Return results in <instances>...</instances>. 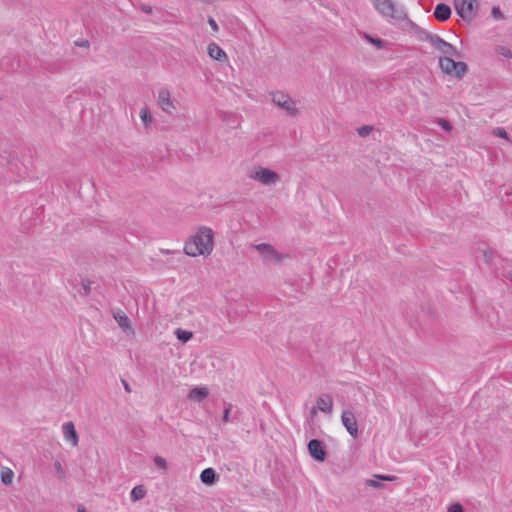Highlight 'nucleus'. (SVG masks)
Here are the masks:
<instances>
[{
  "instance_id": "obj_3",
  "label": "nucleus",
  "mask_w": 512,
  "mask_h": 512,
  "mask_svg": "<svg viewBox=\"0 0 512 512\" xmlns=\"http://www.w3.org/2000/svg\"><path fill=\"white\" fill-rule=\"evenodd\" d=\"M375 10L383 17L402 21L406 19L404 9L397 6L393 0H371Z\"/></svg>"
},
{
  "instance_id": "obj_4",
  "label": "nucleus",
  "mask_w": 512,
  "mask_h": 512,
  "mask_svg": "<svg viewBox=\"0 0 512 512\" xmlns=\"http://www.w3.org/2000/svg\"><path fill=\"white\" fill-rule=\"evenodd\" d=\"M255 250L259 253L262 261L267 264H281L289 258L287 254L277 251L273 246L268 243H260L254 245Z\"/></svg>"
},
{
  "instance_id": "obj_22",
  "label": "nucleus",
  "mask_w": 512,
  "mask_h": 512,
  "mask_svg": "<svg viewBox=\"0 0 512 512\" xmlns=\"http://www.w3.org/2000/svg\"><path fill=\"white\" fill-rule=\"evenodd\" d=\"M175 335H176L177 339L183 343L188 342L193 337V333L191 331L183 330L181 328H178L175 330Z\"/></svg>"
},
{
  "instance_id": "obj_29",
  "label": "nucleus",
  "mask_w": 512,
  "mask_h": 512,
  "mask_svg": "<svg viewBox=\"0 0 512 512\" xmlns=\"http://www.w3.org/2000/svg\"><path fill=\"white\" fill-rule=\"evenodd\" d=\"M366 485L370 486V487H373V488H381L382 487L381 483L378 480H376V479H368V480H366Z\"/></svg>"
},
{
  "instance_id": "obj_16",
  "label": "nucleus",
  "mask_w": 512,
  "mask_h": 512,
  "mask_svg": "<svg viewBox=\"0 0 512 512\" xmlns=\"http://www.w3.org/2000/svg\"><path fill=\"white\" fill-rule=\"evenodd\" d=\"M434 16L439 21H446L451 16V9L448 5L440 3L435 7Z\"/></svg>"
},
{
  "instance_id": "obj_6",
  "label": "nucleus",
  "mask_w": 512,
  "mask_h": 512,
  "mask_svg": "<svg viewBox=\"0 0 512 512\" xmlns=\"http://www.w3.org/2000/svg\"><path fill=\"white\" fill-rule=\"evenodd\" d=\"M271 100L287 116L296 117L298 115L297 103L289 95L277 91L271 94Z\"/></svg>"
},
{
  "instance_id": "obj_37",
  "label": "nucleus",
  "mask_w": 512,
  "mask_h": 512,
  "mask_svg": "<svg viewBox=\"0 0 512 512\" xmlns=\"http://www.w3.org/2000/svg\"><path fill=\"white\" fill-rule=\"evenodd\" d=\"M77 512H87V510L83 505H79L77 508Z\"/></svg>"
},
{
  "instance_id": "obj_18",
  "label": "nucleus",
  "mask_w": 512,
  "mask_h": 512,
  "mask_svg": "<svg viewBox=\"0 0 512 512\" xmlns=\"http://www.w3.org/2000/svg\"><path fill=\"white\" fill-rule=\"evenodd\" d=\"M495 53L506 60H512V50L509 46L504 44H497L494 46Z\"/></svg>"
},
{
  "instance_id": "obj_8",
  "label": "nucleus",
  "mask_w": 512,
  "mask_h": 512,
  "mask_svg": "<svg viewBox=\"0 0 512 512\" xmlns=\"http://www.w3.org/2000/svg\"><path fill=\"white\" fill-rule=\"evenodd\" d=\"M477 0H455L457 14L464 20H472L477 12Z\"/></svg>"
},
{
  "instance_id": "obj_30",
  "label": "nucleus",
  "mask_w": 512,
  "mask_h": 512,
  "mask_svg": "<svg viewBox=\"0 0 512 512\" xmlns=\"http://www.w3.org/2000/svg\"><path fill=\"white\" fill-rule=\"evenodd\" d=\"M447 512H464L463 511V508L460 504L458 503H455V504H452L448 507V510Z\"/></svg>"
},
{
  "instance_id": "obj_12",
  "label": "nucleus",
  "mask_w": 512,
  "mask_h": 512,
  "mask_svg": "<svg viewBox=\"0 0 512 512\" xmlns=\"http://www.w3.org/2000/svg\"><path fill=\"white\" fill-rule=\"evenodd\" d=\"M333 405H334V402H333V397L331 394L324 393V394H321L316 399L317 409L324 414H327V415L332 414Z\"/></svg>"
},
{
  "instance_id": "obj_7",
  "label": "nucleus",
  "mask_w": 512,
  "mask_h": 512,
  "mask_svg": "<svg viewBox=\"0 0 512 512\" xmlns=\"http://www.w3.org/2000/svg\"><path fill=\"white\" fill-rule=\"evenodd\" d=\"M426 41L437 51H439L443 57L458 56L457 49L450 43L443 40L441 37L435 34L427 35Z\"/></svg>"
},
{
  "instance_id": "obj_27",
  "label": "nucleus",
  "mask_w": 512,
  "mask_h": 512,
  "mask_svg": "<svg viewBox=\"0 0 512 512\" xmlns=\"http://www.w3.org/2000/svg\"><path fill=\"white\" fill-rule=\"evenodd\" d=\"M491 15L492 17L495 19V20H503L504 19V15L501 11V9L497 6L493 7L492 10H491Z\"/></svg>"
},
{
  "instance_id": "obj_39",
  "label": "nucleus",
  "mask_w": 512,
  "mask_h": 512,
  "mask_svg": "<svg viewBox=\"0 0 512 512\" xmlns=\"http://www.w3.org/2000/svg\"><path fill=\"white\" fill-rule=\"evenodd\" d=\"M124 387H125V390H126L127 392H130V387H129V385H128L127 383L124 385Z\"/></svg>"
},
{
  "instance_id": "obj_1",
  "label": "nucleus",
  "mask_w": 512,
  "mask_h": 512,
  "mask_svg": "<svg viewBox=\"0 0 512 512\" xmlns=\"http://www.w3.org/2000/svg\"><path fill=\"white\" fill-rule=\"evenodd\" d=\"M214 250V231L200 226L184 244V252L190 257L209 256Z\"/></svg>"
},
{
  "instance_id": "obj_11",
  "label": "nucleus",
  "mask_w": 512,
  "mask_h": 512,
  "mask_svg": "<svg viewBox=\"0 0 512 512\" xmlns=\"http://www.w3.org/2000/svg\"><path fill=\"white\" fill-rule=\"evenodd\" d=\"M307 448H308V451H309V454L311 455V457H313L316 461H318V462L325 461V459L327 457V453H326L323 443L320 440H318V439L310 440L307 445Z\"/></svg>"
},
{
  "instance_id": "obj_36",
  "label": "nucleus",
  "mask_w": 512,
  "mask_h": 512,
  "mask_svg": "<svg viewBox=\"0 0 512 512\" xmlns=\"http://www.w3.org/2000/svg\"><path fill=\"white\" fill-rule=\"evenodd\" d=\"M484 258L487 262H489L492 258V252L491 251H484Z\"/></svg>"
},
{
  "instance_id": "obj_24",
  "label": "nucleus",
  "mask_w": 512,
  "mask_h": 512,
  "mask_svg": "<svg viewBox=\"0 0 512 512\" xmlns=\"http://www.w3.org/2000/svg\"><path fill=\"white\" fill-rule=\"evenodd\" d=\"M365 38L369 43L375 45L378 49L384 48V42L381 39L374 38L370 35H365Z\"/></svg>"
},
{
  "instance_id": "obj_2",
  "label": "nucleus",
  "mask_w": 512,
  "mask_h": 512,
  "mask_svg": "<svg viewBox=\"0 0 512 512\" xmlns=\"http://www.w3.org/2000/svg\"><path fill=\"white\" fill-rule=\"evenodd\" d=\"M247 177L264 186H274L281 180L280 175L276 171L261 165L250 167L247 171Z\"/></svg>"
},
{
  "instance_id": "obj_32",
  "label": "nucleus",
  "mask_w": 512,
  "mask_h": 512,
  "mask_svg": "<svg viewBox=\"0 0 512 512\" xmlns=\"http://www.w3.org/2000/svg\"><path fill=\"white\" fill-rule=\"evenodd\" d=\"M438 123L446 131H451L452 126H451V124L448 121H446L444 119H439Z\"/></svg>"
},
{
  "instance_id": "obj_28",
  "label": "nucleus",
  "mask_w": 512,
  "mask_h": 512,
  "mask_svg": "<svg viewBox=\"0 0 512 512\" xmlns=\"http://www.w3.org/2000/svg\"><path fill=\"white\" fill-rule=\"evenodd\" d=\"M492 134L496 137H500V138H503L505 140H509V137H508V134L507 132L505 131V129L503 128H495L493 131H492Z\"/></svg>"
},
{
  "instance_id": "obj_26",
  "label": "nucleus",
  "mask_w": 512,
  "mask_h": 512,
  "mask_svg": "<svg viewBox=\"0 0 512 512\" xmlns=\"http://www.w3.org/2000/svg\"><path fill=\"white\" fill-rule=\"evenodd\" d=\"M372 130H373L372 126L364 125L357 129V133L361 137H366L371 133Z\"/></svg>"
},
{
  "instance_id": "obj_9",
  "label": "nucleus",
  "mask_w": 512,
  "mask_h": 512,
  "mask_svg": "<svg viewBox=\"0 0 512 512\" xmlns=\"http://www.w3.org/2000/svg\"><path fill=\"white\" fill-rule=\"evenodd\" d=\"M157 103L160 109L167 115H173L176 112V105L172 99L171 93L167 88H161L158 91Z\"/></svg>"
},
{
  "instance_id": "obj_13",
  "label": "nucleus",
  "mask_w": 512,
  "mask_h": 512,
  "mask_svg": "<svg viewBox=\"0 0 512 512\" xmlns=\"http://www.w3.org/2000/svg\"><path fill=\"white\" fill-rule=\"evenodd\" d=\"M208 56L218 62L225 63L228 61L226 52L216 43L211 42L207 46Z\"/></svg>"
},
{
  "instance_id": "obj_19",
  "label": "nucleus",
  "mask_w": 512,
  "mask_h": 512,
  "mask_svg": "<svg viewBox=\"0 0 512 512\" xmlns=\"http://www.w3.org/2000/svg\"><path fill=\"white\" fill-rule=\"evenodd\" d=\"M200 479L204 484L212 485L216 479V473L212 468L204 469L200 474Z\"/></svg>"
},
{
  "instance_id": "obj_21",
  "label": "nucleus",
  "mask_w": 512,
  "mask_h": 512,
  "mask_svg": "<svg viewBox=\"0 0 512 512\" xmlns=\"http://www.w3.org/2000/svg\"><path fill=\"white\" fill-rule=\"evenodd\" d=\"M139 116H140V119H141L143 125L146 128L151 126V124L153 122V117L147 107H143L140 109Z\"/></svg>"
},
{
  "instance_id": "obj_23",
  "label": "nucleus",
  "mask_w": 512,
  "mask_h": 512,
  "mask_svg": "<svg viewBox=\"0 0 512 512\" xmlns=\"http://www.w3.org/2000/svg\"><path fill=\"white\" fill-rule=\"evenodd\" d=\"M146 494V490L143 486L139 485V486H135L132 491H131V499L133 501H138L140 499H142Z\"/></svg>"
},
{
  "instance_id": "obj_34",
  "label": "nucleus",
  "mask_w": 512,
  "mask_h": 512,
  "mask_svg": "<svg viewBox=\"0 0 512 512\" xmlns=\"http://www.w3.org/2000/svg\"><path fill=\"white\" fill-rule=\"evenodd\" d=\"M229 419H230V408L228 407V408H226V409L224 410L222 420H223V422H224V423H228V422H229Z\"/></svg>"
},
{
  "instance_id": "obj_17",
  "label": "nucleus",
  "mask_w": 512,
  "mask_h": 512,
  "mask_svg": "<svg viewBox=\"0 0 512 512\" xmlns=\"http://www.w3.org/2000/svg\"><path fill=\"white\" fill-rule=\"evenodd\" d=\"M209 395V390L206 387H196L193 388L189 394L188 398L193 401L201 402Z\"/></svg>"
},
{
  "instance_id": "obj_10",
  "label": "nucleus",
  "mask_w": 512,
  "mask_h": 512,
  "mask_svg": "<svg viewBox=\"0 0 512 512\" xmlns=\"http://www.w3.org/2000/svg\"><path fill=\"white\" fill-rule=\"evenodd\" d=\"M341 422L351 437H353V438L358 437V434H359L358 424H357L355 414L352 410L345 409L342 411Z\"/></svg>"
},
{
  "instance_id": "obj_35",
  "label": "nucleus",
  "mask_w": 512,
  "mask_h": 512,
  "mask_svg": "<svg viewBox=\"0 0 512 512\" xmlns=\"http://www.w3.org/2000/svg\"><path fill=\"white\" fill-rule=\"evenodd\" d=\"M141 11L146 13V14H151L152 13V7L148 4H143L141 6Z\"/></svg>"
},
{
  "instance_id": "obj_38",
  "label": "nucleus",
  "mask_w": 512,
  "mask_h": 512,
  "mask_svg": "<svg viewBox=\"0 0 512 512\" xmlns=\"http://www.w3.org/2000/svg\"><path fill=\"white\" fill-rule=\"evenodd\" d=\"M318 411H319V410L317 409V406H315L314 408H312V410H311V416H312V417H313V416H315V415L317 414V412H318Z\"/></svg>"
},
{
  "instance_id": "obj_25",
  "label": "nucleus",
  "mask_w": 512,
  "mask_h": 512,
  "mask_svg": "<svg viewBox=\"0 0 512 512\" xmlns=\"http://www.w3.org/2000/svg\"><path fill=\"white\" fill-rule=\"evenodd\" d=\"M154 463L159 469H161L163 471H165L167 469V462L162 456H158V455L155 456Z\"/></svg>"
},
{
  "instance_id": "obj_14",
  "label": "nucleus",
  "mask_w": 512,
  "mask_h": 512,
  "mask_svg": "<svg viewBox=\"0 0 512 512\" xmlns=\"http://www.w3.org/2000/svg\"><path fill=\"white\" fill-rule=\"evenodd\" d=\"M62 432H63L64 439L69 444H71L74 447L78 445V441H79L78 434H77L75 426L72 422L64 423L62 425Z\"/></svg>"
},
{
  "instance_id": "obj_15",
  "label": "nucleus",
  "mask_w": 512,
  "mask_h": 512,
  "mask_svg": "<svg viewBox=\"0 0 512 512\" xmlns=\"http://www.w3.org/2000/svg\"><path fill=\"white\" fill-rule=\"evenodd\" d=\"M113 317L123 331L133 332L131 322L122 310L115 311Z\"/></svg>"
},
{
  "instance_id": "obj_33",
  "label": "nucleus",
  "mask_w": 512,
  "mask_h": 512,
  "mask_svg": "<svg viewBox=\"0 0 512 512\" xmlns=\"http://www.w3.org/2000/svg\"><path fill=\"white\" fill-rule=\"evenodd\" d=\"M374 477L383 481H393L395 479L394 476L389 475H375Z\"/></svg>"
},
{
  "instance_id": "obj_5",
  "label": "nucleus",
  "mask_w": 512,
  "mask_h": 512,
  "mask_svg": "<svg viewBox=\"0 0 512 512\" xmlns=\"http://www.w3.org/2000/svg\"><path fill=\"white\" fill-rule=\"evenodd\" d=\"M453 56L449 57H440L439 58V66L441 71L449 76H453L455 78H462L467 72V64L462 61H454L452 59Z\"/></svg>"
},
{
  "instance_id": "obj_31",
  "label": "nucleus",
  "mask_w": 512,
  "mask_h": 512,
  "mask_svg": "<svg viewBox=\"0 0 512 512\" xmlns=\"http://www.w3.org/2000/svg\"><path fill=\"white\" fill-rule=\"evenodd\" d=\"M208 24H209V26L211 27V29H212V31H213V32H215V33H216V32H218V31H219V26H218L217 22H216L212 17H210V18L208 19Z\"/></svg>"
},
{
  "instance_id": "obj_20",
  "label": "nucleus",
  "mask_w": 512,
  "mask_h": 512,
  "mask_svg": "<svg viewBox=\"0 0 512 512\" xmlns=\"http://www.w3.org/2000/svg\"><path fill=\"white\" fill-rule=\"evenodd\" d=\"M0 478L3 484L11 485L14 478V472L9 467H2L0 470Z\"/></svg>"
}]
</instances>
